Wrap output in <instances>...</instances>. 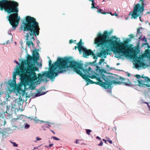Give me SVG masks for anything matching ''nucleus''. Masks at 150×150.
Wrapping results in <instances>:
<instances>
[{
  "label": "nucleus",
  "instance_id": "obj_4",
  "mask_svg": "<svg viewBox=\"0 0 150 150\" xmlns=\"http://www.w3.org/2000/svg\"><path fill=\"white\" fill-rule=\"evenodd\" d=\"M19 4L14 1L1 0L0 1V9L3 10L10 14L8 16V20L13 28H16L20 21V17L18 16Z\"/></svg>",
  "mask_w": 150,
  "mask_h": 150
},
{
  "label": "nucleus",
  "instance_id": "obj_8",
  "mask_svg": "<svg viewBox=\"0 0 150 150\" xmlns=\"http://www.w3.org/2000/svg\"><path fill=\"white\" fill-rule=\"evenodd\" d=\"M144 10V6L138 3L135 5L133 11L130 12L129 16L131 15V18L134 19H136L139 16L140 20L142 22L143 21L141 19V16L143 14V12Z\"/></svg>",
  "mask_w": 150,
  "mask_h": 150
},
{
  "label": "nucleus",
  "instance_id": "obj_13",
  "mask_svg": "<svg viewBox=\"0 0 150 150\" xmlns=\"http://www.w3.org/2000/svg\"><path fill=\"white\" fill-rule=\"evenodd\" d=\"M5 117L3 116L2 113L0 112V124L1 125H4L6 123Z\"/></svg>",
  "mask_w": 150,
  "mask_h": 150
},
{
  "label": "nucleus",
  "instance_id": "obj_51",
  "mask_svg": "<svg viewBox=\"0 0 150 150\" xmlns=\"http://www.w3.org/2000/svg\"><path fill=\"white\" fill-rule=\"evenodd\" d=\"M144 45H148V43H146V44H144Z\"/></svg>",
  "mask_w": 150,
  "mask_h": 150
},
{
  "label": "nucleus",
  "instance_id": "obj_34",
  "mask_svg": "<svg viewBox=\"0 0 150 150\" xmlns=\"http://www.w3.org/2000/svg\"><path fill=\"white\" fill-rule=\"evenodd\" d=\"M112 16H118V15L116 13H115L114 14H112Z\"/></svg>",
  "mask_w": 150,
  "mask_h": 150
},
{
  "label": "nucleus",
  "instance_id": "obj_40",
  "mask_svg": "<svg viewBox=\"0 0 150 150\" xmlns=\"http://www.w3.org/2000/svg\"><path fill=\"white\" fill-rule=\"evenodd\" d=\"M15 61V62L17 64H18V65H19V63H18V62L17 61H16V60H15V61Z\"/></svg>",
  "mask_w": 150,
  "mask_h": 150
},
{
  "label": "nucleus",
  "instance_id": "obj_50",
  "mask_svg": "<svg viewBox=\"0 0 150 150\" xmlns=\"http://www.w3.org/2000/svg\"><path fill=\"white\" fill-rule=\"evenodd\" d=\"M144 0H140V1L142 2H143L144 1Z\"/></svg>",
  "mask_w": 150,
  "mask_h": 150
},
{
  "label": "nucleus",
  "instance_id": "obj_3",
  "mask_svg": "<svg viewBox=\"0 0 150 150\" xmlns=\"http://www.w3.org/2000/svg\"><path fill=\"white\" fill-rule=\"evenodd\" d=\"M129 41V40L127 39L124 41V43H119L117 47L114 48V50L113 52L115 54L117 53L119 54V55L117 56L116 57L120 58L122 55L126 57L129 56L134 61V65L136 68L138 69L139 67H144L146 65L137 56V54L139 51V47L136 46L134 48H128V46L126 44L128 43Z\"/></svg>",
  "mask_w": 150,
  "mask_h": 150
},
{
  "label": "nucleus",
  "instance_id": "obj_2",
  "mask_svg": "<svg viewBox=\"0 0 150 150\" xmlns=\"http://www.w3.org/2000/svg\"><path fill=\"white\" fill-rule=\"evenodd\" d=\"M83 64L74 61H70L66 57V68H70L74 70V72L80 75L87 82V83H95L99 85L105 89L111 88L112 84L116 83L120 84L119 81L112 80V78L110 76H106L103 74H101V77L105 81L103 82L99 77H97L95 75L94 71L91 70L90 67L87 69H84L82 66Z\"/></svg>",
  "mask_w": 150,
  "mask_h": 150
},
{
  "label": "nucleus",
  "instance_id": "obj_11",
  "mask_svg": "<svg viewBox=\"0 0 150 150\" xmlns=\"http://www.w3.org/2000/svg\"><path fill=\"white\" fill-rule=\"evenodd\" d=\"M76 45L78 46V49L79 53L80 54H81L82 53L81 50L84 48V47L82 46V39H81L80 41L77 43Z\"/></svg>",
  "mask_w": 150,
  "mask_h": 150
},
{
  "label": "nucleus",
  "instance_id": "obj_20",
  "mask_svg": "<svg viewBox=\"0 0 150 150\" xmlns=\"http://www.w3.org/2000/svg\"><path fill=\"white\" fill-rule=\"evenodd\" d=\"M104 59H101L100 60L99 62L98 63V64L99 65L101 64L103 62H104Z\"/></svg>",
  "mask_w": 150,
  "mask_h": 150
},
{
  "label": "nucleus",
  "instance_id": "obj_15",
  "mask_svg": "<svg viewBox=\"0 0 150 150\" xmlns=\"http://www.w3.org/2000/svg\"><path fill=\"white\" fill-rule=\"evenodd\" d=\"M33 56H35L37 57V61L38 59L39 58V54L38 52L36 50V49L35 50H34L33 51Z\"/></svg>",
  "mask_w": 150,
  "mask_h": 150
},
{
  "label": "nucleus",
  "instance_id": "obj_19",
  "mask_svg": "<svg viewBox=\"0 0 150 150\" xmlns=\"http://www.w3.org/2000/svg\"><path fill=\"white\" fill-rule=\"evenodd\" d=\"M26 118L28 119H30L31 120H33L34 121H35L36 122H37L38 121H39V120H36L35 119H34L33 118H31L30 117H27V116H26Z\"/></svg>",
  "mask_w": 150,
  "mask_h": 150
},
{
  "label": "nucleus",
  "instance_id": "obj_33",
  "mask_svg": "<svg viewBox=\"0 0 150 150\" xmlns=\"http://www.w3.org/2000/svg\"><path fill=\"white\" fill-rule=\"evenodd\" d=\"M140 28H138L137 29V33H140Z\"/></svg>",
  "mask_w": 150,
  "mask_h": 150
},
{
  "label": "nucleus",
  "instance_id": "obj_16",
  "mask_svg": "<svg viewBox=\"0 0 150 150\" xmlns=\"http://www.w3.org/2000/svg\"><path fill=\"white\" fill-rule=\"evenodd\" d=\"M45 93H46V92H40L39 91H38V92H37V93L35 95V97H38V96H40L42 95L45 94Z\"/></svg>",
  "mask_w": 150,
  "mask_h": 150
},
{
  "label": "nucleus",
  "instance_id": "obj_22",
  "mask_svg": "<svg viewBox=\"0 0 150 150\" xmlns=\"http://www.w3.org/2000/svg\"><path fill=\"white\" fill-rule=\"evenodd\" d=\"M86 130L87 134L88 135H90V133L91 132V130L88 129H86Z\"/></svg>",
  "mask_w": 150,
  "mask_h": 150
},
{
  "label": "nucleus",
  "instance_id": "obj_18",
  "mask_svg": "<svg viewBox=\"0 0 150 150\" xmlns=\"http://www.w3.org/2000/svg\"><path fill=\"white\" fill-rule=\"evenodd\" d=\"M142 78L144 79V81L147 82H150V79L148 77H143L142 76Z\"/></svg>",
  "mask_w": 150,
  "mask_h": 150
},
{
  "label": "nucleus",
  "instance_id": "obj_6",
  "mask_svg": "<svg viewBox=\"0 0 150 150\" xmlns=\"http://www.w3.org/2000/svg\"><path fill=\"white\" fill-rule=\"evenodd\" d=\"M23 32L26 34V40H29L30 36H38L39 34L40 28L39 23L34 17L29 16H26L25 22H23V25L21 27Z\"/></svg>",
  "mask_w": 150,
  "mask_h": 150
},
{
  "label": "nucleus",
  "instance_id": "obj_25",
  "mask_svg": "<svg viewBox=\"0 0 150 150\" xmlns=\"http://www.w3.org/2000/svg\"><path fill=\"white\" fill-rule=\"evenodd\" d=\"M81 140H77L76 141V143L77 144H82V143H80L79 142Z\"/></svg>",
  "mask_w": 150,
  "mask_h": 150
},
{
  "label": "nucleus",
  "instance_id": "obj_28",
  "mask_svg": "<svg viewBox=\"0 0 150 150\" xmlns=\"http://www.w3.org/2000/svg\"><path fill=\"white\" fill-rule=\"evenodd\" d=\"M76 40H73L71 39L69 40V43L70 44H71L72 43H73L74 41H76Z\"/></svg>",
  "mask_w": 150,
  "mask_h": 150
},
{
  "label": "nucleus",
  "instance_id": "obj_36",
  "mask_svg": "<svg viewBox=\"0 0 150 150\" xmlns=\"http://www.w3.org/2000/svg\"><path fill=\"white\" fill-rule=\"evenodd\" d=\"M36 139L38 141H39V140H40L41 139V138H39L38 137H37L36 138Z\"/></svg>",
  "mask_w": 150,
  "mask_h": 150
},
{
  "label": "nucleus",
  "instance_id": "obj_42",
  "mask_svg": "<svg viewBox=\"0 0 150 150\" xmlns=\"http://www.w3.org/2000/svg\"><path fill=\"white\" fill-rule=\"evenodd\" d=\"M148 107L149 108V110L150 111V106L149 105H148Z\"/></svg>",
  "mask_w": 150,
  "mask_h": 150
},
{
  "label": "nucleus",
  "instance_id": "obj_52",
  "mask_svg": "<svg viewBox=\"0 0 150 150\" xmlns=\"http://www.w3.org/2000/svg\"><path fill=\"white\" fill-rule=\"evenodd\" d=\"M119 64V63H117V65H118Z\"/></svg>",
  "mask_w": 150,
  "mask_h": 150
},
{
  "label": "nucleus",
  "instance_id": "obj_27",
  "mask_svg": "<svg viewBox=\"0 0 150 150\" xmlns=\"http://www.w3.org/2000/svg\"><path fill=\"white\" fill-rule=\"evenodd\" d=\"M52 137L54 139L57 140H59V139L57 137Z\"/></svg>",
  "mask_w": 150,
  "mask_h": 150
},
{
  "label": "nucleus",
  "instance_id": "obj_32",
  "mask_svg": "<svg viewBox=\"0 0 150 150\" xmlns=\"http://www.w3.org/2000/svg\"><path fill=\"white\" fill-rule=\"evenodd\" d=\"M103 143L102 141H101L100 143L98 144V145L99 146H102L103 145Z\"/></svg>",
  "mask_w": 150,
  "mask_h": 150
},
{
  "label": "nucleus",
  "instance_id": "obj_12",
  "mask_svg": "<svg viewBox=\"0 0 150 150\" xmlns=\"http://www.w3.org/2000/svg\"><path fill=\"white\" fill-rule=\"evenodd\" d=\"M8 85L11 87H13V90H16V87H14L15 84H16V80H9L8 82Z\"/></svg>",
  "mask_w": 150,
  "mask_h": 150
},
{
  "label": "nucleus",
  "instance_id": "obj_47",
  "mask_svg": "<svg viewBox=\"0 0 150 150\" xmlns=\"http://www.w3.org/2000/svg\"><path fill=\"white\" fill-rule=\"evenodd\" d=\"M144 41H145L146 42L147 40L146 38H145L144 40Z\"/></svg>",
  "mask_w": 150,
  "mask_h": 150
},
{
  "label": "nucleus",
  "instance_id": "obj_45",
  "mask_svg": "<svg viewBox=\"0 0 150 150\" xmlns=\"http://www.w3.org/2000/svg\"><path fill=\"white\" fill-rule=\"evenodd\" d=\"M103 141L105 142V143H106V140H105L104 139H103Z\"/></svg>",
  "mask_w": 150,
  "mask_h": 150
},
{
  "label": "nucleus",
  "instance_id": "obj_1",
  "mask_svg": "<svg viewBox=\"0 0 150 150\" xmlns=\"http://www.w3.org/2000/svg\"><path fill=\"white\" fill-rule=\"evenodd\" d=\"M34 62H37V57L35 56L33 57L28 54L27 60L22 62L21 65H23V68L26 70L27 74L31 75L37 80L38 78L41 81L47 82V79L45 77L50 78L52 81H54L55 77L59 73H63L66 69V57L64 58L58 57L57 61L53 64L50 59L49 61V69L48 71L44 72L42 74H38V77L36 75L35 71L38 70V68L35 66Z\"/></svg>",
  "mask_w": 150,
  "mask_h": 150
},
{
  "label": "nucleus",
  "instance_id": "obj_37",
  "mask_svg": "<svg viewBox=\"0 0 150 150\" xmlns=\"http://www.w3.org/2000/svg\"><path fill=\"white\" fill-rule=\"evenodd\" d=\"M96 138L97 139H99V140H101V139H100V138L98 136H97V137H96Z\"/></svg>",
  "mask_w": 150,
  "mask_h": 150
},
{
  "label": "nucleus",
  "instance_id": "obj_31",
  "mask_svg": "<svg viewBox=\"0 0 150 150\" xmlns=\"http://www.w3.org/2000/svg\"><path fill=\"white\" fill-rule=\"evenodd\" d=\"M17 91L18 93H19V92L21 90V88H20V87H18L17 88Z\"/></svg>",
  "mask_w": 150,
  "mask_h": 150
},
{
  "label": "nucleus",
  "instance_id": "obj_53",
  "mask_svg": "<svg viewBox=\"0 0 150 150\" xmlns=\"http://www.w3.org/2000/svg\"><path fill=\"white\" fill-rule=\"evenodd\" d=\"M149 53H150V50H149Z\"/></svg>",
  "mask_w": 150,
  "mask_h": 150
},
{
  "label": "nucleus",
  "instance_id": "obj_55",
  "mask_svg": "<svg viewBox=\"0 0 150 150\" xmlns=\"http://www.w3.org/2000/svg\"><path fill=\"white\" fill-rule=\"evenodd\" d=\"M43 88H44V87H43Z\"/></svg>",
  "mask_w": 150,
  "mask_h": 150
},
{
  "label": "nucleus",
  "instance_id": "obj_48",
  "mask_svg": "<svg viewBox=\"0 0 150 150\" xmlns=\"http://www.w3.org/2000/svg\"><path fill=\"white\" fill-rule=\"evenodd\" d=\"M145 103H146L147 105V106L148 105H149L148 103H147V102H145Z\"/></svg>",
  "mask_w": 150,
  "mask_h": 150
},
{
  "label": "nucleus",
  "instance_id": "obj_30",
  "mask_svg": "<svg viewBox=\"0 0 150 150\" xmlns=\"http://www.w3.org/2000/svg\"><path fill=\"white\" fill-rule=\"evenodd\" d=\"M136 76L138 79H139L141 77V76L137 74L136 75Z\"/></svg>",
  "mask_w": 150,
  "mask_h": 150
},
{
  "label": "nucleus",
  "instance_id": "obj_5",
  "mask_svg": "<svg viewBox=\"0 0 150 150\" xmlns=\"http://www.w3.org/2000/svg\"><path fill=\"white\" fill-rule=\"evenodd\" d=\"M112 33V31L108 32L107 31H105L103 34L100 33H98L97 37L95 40L94 43L97 45L96 46L98 47H101V49L99 51L100 53L97 56H96L93 52V54H91L94 59L96 60L97 59V57H100L103 55H105L106 54L107 55H111V53H110V51L109 49H106V50H105L106 45L108 44L110 46L114 47V50H112L113 52L114 50V48L118 46L119 43L117 41L107 39L109 38V35Z\"/></svg>",
  "mask_w": 150,
  "mask_h": 150
},
{
  "label": "nucleus",
  "instance_id": "obj_29",
  "mask_svg": "<svg viewBox=\"0 0 150 150\" xmlns=\"http://www.w3.org/2000/svg\"><path fill=\"white\" fill-rule=\"evenodd\" d=\"M0 133L1 134L3 135V130L0 128Z\"/></svg>",
  "mask_w": 150,
  "mask_h": 150
},
{
  "label": "nucleus",
  "instance_id": "obj_54",
  "mask_svg": "<svg viewBox=\"0 0 150 150\" xmlns=\"http://www.w3.org/2000/svg\"><path fill=\"white\" fill-rule=\"evenodd\" d=\"M96 61L95 60L94 62H96Z\"/></svg>",
  "mask_w": 150,
  "mask_h": 150
},
{
  "label": "nucleus",
  "instance_id": "obj_7",
  "mask_svg": "<svg viewBox=\"0 0 150 150\" xmlns=\"http://www.w3.org/2000/svg\"><path fill=\"white\" fill-rule=\"evenodd\" d=\"M18 75L20 77L21 84L25 86L33 83L37 80L31 75L27 73L26 70L23 68V65H21L19 67L16 66V71L13 74V79L16 80V76Z\"/></svg>",
  "mask_w": 150,
  "mask_h": 150
},
{
  "label": "nucleus",
  "instance_id": "obj_17",
  "mask_svg": "<svg viewBox=\"0 0 150 150\" xmlns=\"http://www.w3.org/2000/svg\"><path fill=\"white\" fill-rule=\"evenodd\" d=\"M97 12L98 13H100L102 14H107V13L103 11V10L101 9H99L98 10Z\"/></svg>",
  "mask_w": 150,
  "mask_h": 150
},
{
  "label": "nucleus",
  "instance_id": "obj_49",
  "mask_svg": "<svg viewBox=\"0 0 150 150\" xmlns=\"http://www.w3.org/2000/svg\"><path fill=\"white\" fill-rule=\"evenodd\" d=\"M127 76H130V75L128 73V74H127Z\"/></svg>",
  "mask_w": 150,
  "mask_h": 150
},
{
  "label": "nucleus",
  "instance_id": "obj_14",
  "mask_svg": "<svg viewBox=\"0 0 150 150\" xmlns=\"http://www.w3.org/2000/svg\"><path fill=\"white\" fill-rule=\"evenodd\" d=\"M96 71L99 74H102L103 72H105V71L104 69H100V67L96 66Z\"/></svg>",
  "mask_w": 150,
  "mask_h": 150
},
{
  "label": "nucleus",
  "instance_id": "obj_9",
  "mask_svg": "<svg viewBox=\"0 0 150 150\" xmlns=\"http://www.w3.org/2000/svg\"><path fill=\"white\" fill-rule=\"evenodd\" d=\"M83 51V56L84 57L87 58V56L91 55L93 54V52L90 50H88L86 48H84L81 50V52Z\"/></svg>",
  "mask_w": 150,
  "mask_h": 150
},
{
  "label": "nucleus",
  "instance_id": "obj_46",
  "mask_svg": "<svg viewBox=\"0 0 150 150\" xmlns=\"http://www.w3.org/2000/svg\"><path fill=\"white\" fill-rule=\"evenodd\" d=\"M51 131L54 134H55L54 132L52 130H51Z\"/></svg>",
  "mask_w": 150,
  "mask_h": 150
},
{
  "label": "nucleus",
  "instance_id": "obj_24",
  "mask_svg": "<svg viewBox=\"0 0 150 150\" xmlns=\"http://www.w3.org/2000/svg\"><path fill=\"white\" fill-rule=\"evenodd\" d=\"M29 127H30V125L28 124H26L25 125V127L26 129H28V128H29Z\"/></svg>",
  "mask_w": 150,
  "mask_h": 150
},
{
  "label": "nucleus",
  "instance_id": "obj_39",
  "mask_svg": "<svg viewBox=\"0 0 150 150\" xmlns=\"http://www.w3.org/2000/svg\"><path fill=\"white\" fill-rule=\"evenodd\" d=\"M77 48L78 49V46H77V47L76 46H75L74 47V49L76 50Z\"/></svg>",
  "mask_w": 150,
  "mask_h": 150
},
{
  "label": "nucleus",
  "instance_id": "obj_23",
  "mask_svg": "<svg viewBox=\"0 0 150 150\" xmlns=\"http://www.w3.org/2000/svg\"><path fill=\"white\" fill-rule=\"evenodd\" d=\"M11 143L13 144V146L15 147H17L18 146V145L16 144V143L14 142H11Z\"/></svg>",
  "mask_w": 150,
  "mask_h": 150
},
{
  "label": "nucleus",
  "instance_id": "obj_35",
  "mask_svg": "<svg viewBox=\"0 0 150 150\" xmlns=\"http://www.w3.org/2000/svg\"><path fill=\"white\" fill-rule=\"evenodd\" d=\"M53 144H50L49 145V147L50 148L51 147H52V146H53Z\"/></svg>",
  "mask_w": 150,
  "mask_h": 150
},
{
  "label": "nucleus",
  "instance_id": "obj_10",
  "mask_svg": "<svg viewBox=\"0 0 150 150\" xmlns=\"http://www.w3.org/2000/svg\"><path fill=\"white\" fill-rule=\"evenodd\" d=\"M120 80L123 81V82H120H120V84L117 83H117L119 84H122L126 86H129L131 84L130 81L128 79H124L122 77H120ZM117 82H118V81H117Z\"/></svg>",
  "mask_w": 150,
  "mask_h": 150
},
{
  "label": "nucleus",
  "instance_id": "obj_43",
  "mask_svg": "<svg viewBox=\"0 0 150 150\" xmlns=\"http://www.w3.org/2000/svg\"><path fill=\"white\" fill-rule=\"evenodd\" d=\"M31 45L33 46H33H34V44H33V42L31 41Z\"/></svg>",
  "mask_w": 150,
  "mask_h": 150
},
{
  "label": "nucleus",
  "instance_id": "obj_41",
  "mask_svg": "<svg viewBox=\"0 0 150 150\" xmlns=\"http://www.w3.org/2000/svg\"><path fill=\"white\" fill-rule=\"evenodd\" d=\"M107 13H109V14H111V15H112V12H106Z\"/></svg>",
  "mask_w": 150,
  "mask_h": 150
},
{
  "label": "nucleus",
  "instance_id": "obj_26",
  "mask_svg": "<svg viewBox=\"0 0 150 150\" xmlns=\"http://www.w3.org/2000/svg\"><path fill=\"white\" fill-rule=\"evenodd\" d=\"M130 38H132L134 37V35L133 34H130L129 35Z\"/></svg>",
  "mask_w": 150,
  "mask_h": 150
},
{
  "label": "nucleus",
  "instance_id": "obj_56",
  "mask_svg": "<svg viewBox=\"0 0 150 150\" xmlns=\"http://www.w3.org/2000/svg\"><path fill=\"white\" fill-rule=\"evenodd\" d=\"M149 86L150 87V86Z\"/></svg>",
  "mask_w": 150,
  "mask_h": 150
},
{
  "label": "nucleus",
  "instance_id": "obj_21",
  "mask_svg": "<svg viewBox=\"0 0 150 150\" xmlns=\"http://www.w3.org/2000/svg\"><path fill=\"white\" fill-rule=\"evenodd\" d=\"M31 41H28L26 42V44L28 47H30V45H31Z\"/></svg>",
  "mask_w": 150,
  "mask_h": 150
},
{
  "label": "nucleus",
  "instance_id": "obj_44",
  "mask_svg": "<svg viewBox=\"0 0 150 150\" xmlns=\"http://www.w3.org/2000/svg\"><path fill=\"white\" fill-rule=\"evenodd\" d=\"M31 39H33L34 40H35V38L33 37H32L31 38Z\"/></svg>",
  "mask_w": 150,
  "mask_h": 150
},
{
  "label": "nucleus",
  "instance_id": "obj_38",
  "mask_svg": "<svg viewBox=\"0 0 150 150\" xmlns=\"http://www.w3.org/2000/svg\"><path fill=\"white\" fill-rule=\"evenodd\" d=\"M108 141L109 143L110 144H112V140H108Z\"/></svg>",
  "mask_w": 150,
  "mask_h": 150
}]
</instances>
